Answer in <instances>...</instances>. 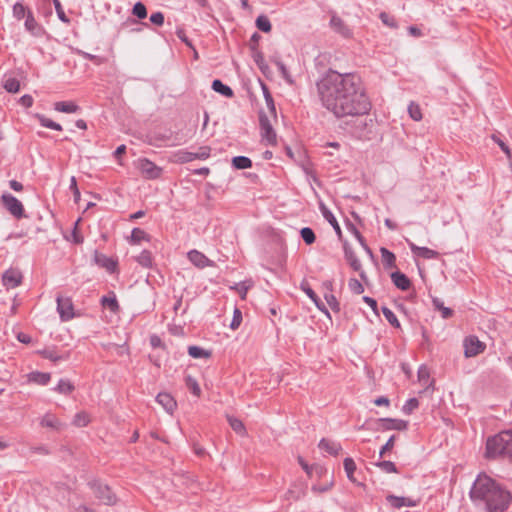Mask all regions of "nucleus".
<instances>
[{
	"mask_svg": "<svg viewBox=\"0 0 512 512\" xmlns=\"http://www.w3.org/2000/svg\"><path fill=\"white\" fill-rule=\"evenodd\" d=\"M316 90L322 107L336 119L365 116L372 110L366 86L355 72L340 73L330 68L317 80Z\"/></svg>",
	"mask_w": 512,
	"mask_h": 512,
	"instance_id": "f257e3e1",
	"label": "nucleus"
},
{
	"mask_svg": "<svg viewBox=\"0 0 512 512\" xmlns=\"http://www.w3.org/2000/svg\"><path fill=\"white\" fill-rule=\"evenodd\" d=\"M471 499L483 502L488 512H504L508 509L511 495L492 478L479 475L470 490Z\"/></svg>",
	"mask_w": 512,
	"mask_h": 512,
	"instance_id": "f03ea898",
	"label": "nucleus"
},
{
	"mask_svg": "<svg viewBox=\"0 0 512 512\" xmlns=\"http://www.w3.org/2000/svg\"><path fill=\"white\" fill-rule=\"evenodd\" d=\"M368 116L369 114L365 116H348V118H351V121L347 122L351 134L359 139L369 138V135L372 133L374 121Z\"/></svg>",
	"mask_w": 512,
	"mask_h": 512,
	"instance_id": "7ed1b4c3",
	"label": "nucleus"
},
{
	"mask_svg": "<svg viewBox=\"0 0 512 512\" xmlns=\"http://www.w3.org/2000/svg\"><path fill=\"white\" fill-rule=\"evenodd\" d=\"M212 148L210 146H200L197 152H190L185 149L178 150L174 153V159L176 163L185 164L192 162L196 159L206 160L211 156Z\"/></svg>",
	"mask_w": 512,
	"mask_h": 512,
	"instance_id": "20e7f679",
	"label": "nucleus"
},
{
	"mask_svg": "<svg viewBox=\"0 0 512 512\" xmlns=\"http://www.w3.org/2000/svg\"><path fill=\"white\" fill-rule=\"evenodd\" d=\"M259 125H260L262 141H265L267 145H272V146L276 145L277 144L276 132L273 129L270 119L263 111L259 112Z\"/></svg>",
	"mask_w": 512,
	"mask_h": 512,
	"instance_id": "39448f33",
	"label": "nucleus"
},
{
	"mask_svg": "<svg viewBox=\"0 0 512 512\" xmlns=\"http://www.w3.org/2000/svg\"><path fill=\"white\" fill-rule=\"evenodd\" d=\"M1 202L4 208L15 218L21 219L25 217L24 207L20 200L10 193H3Z\"/></svg>",
	"mask_w": 512,
	"mask_h": 512,
	"instance_id": "423d86ee",
	"label": "nucleus"
},
{
	"mask_svg": "<svg viewBox=\"0 0 512 512\" xmlns=\"http://www.w3.org/2000/svg\"><path fill=\"white\" fill-rule=\"evenodd\" d=\"M95 497L105 505H114L116 503V496L111 492L107 485H103L98 481L89 483Z\"/></svg>",
	"mask_w": 512,
	"mask_h": 512,
	"instance_id": "0eeeda50",
	"label": "nucleus"
},
{
	"mask_svg": "<svg viewBox=\"0 0 512 512\" xmlns=\"http://www.w3.org/2000/svg\"><path fill=\"white\" fill-rule=\"evenodd\" d=\"M463 347L464 355L466 358L475 357L484 352L486 349L485 343L480 341L479 338L475 335H469L465 337L463 341Z\"/></svg>",
	"mask_w": 512,
	"mask_h": 512,
	"instance_id": "6e6552de",
	"label": "nucleus"
},
{
	"mask_svg": "<svg viewBox=\"0 0 512 512\" xmlns=\"http://www.w3.org/2000/svg\"><path fill=\"white\" fill-rule=\"evenodd\" d=\"M485 448H512V429L503 430L489 437Z\"/></svg>",
	"mask_w": 512,
	"mask_h": 512,
	"instance_id": "1a4fd4ad",
	"label": "nucleus"
},
{
	"mask_svg": "<svg viewBox=\"0 0 512 512\" xmlns=\"http://www.w3.org/2000/svg\"><path fill=\"white\" fill-rule=\"evenodd\" d=\"M56 303L61 321L67 322L75 317L74 305L70 297L57 296Z\"/></svg>",
	"mask_w": 512,
	"mask_h": 512,
	"instance_id": "9d476101",
	"label": "nucleus"
},
{
	"mask_svg": "<svg viewBox=\"0 0 512 512\" xmlns=\"http://www.w3.org/2000/svg\"><path fill=\"white\" fill-rule=\"evenodd\" d=\"M138 169L142 176L149 180L158 179L162 174V168L157 166L148 158H141L138 160Z\"/></svg>",
	"mask_w": 512,
	"mask_h": 512,
	"instance_id": "9b49d317",
	"label": "nucleus"
},
{
	"mask_svg": "<svg viewBox=\"0 0 512 512\" xmlns=\"http://www.w3.org/2000/svg\"><path fill=\"white\" fill-rule=\"evenodd\" d=\"M36 353L40 355L42 358L50 360L53 363L66 361L71 356L70 351L58 352L56 346L45 347L43 349L37 350Z\"/></svg>",
	"mask_w": 512,
	"mask_h": 512,
	"instance_id": "f8f14e48",
	"label": "nucleus"
},
{
	"mask_svg": "<svg viewBox=\"0 0 512 512\" xmlns=\"http://www.w3.org/2000/svg\"><path fill=\"white\" fill-rule=\"evenodd\" d=\"M94 262L101 268H104L110 274L117 272L118 270V261L113 257H108L107 255L98 252L97 250L93 255Z\"/></svg>",
	"mask_w": 512,
	"mask_h": 512,
	"instance_id": "ddd939ff",
	"label": "nucleus"
},
{
	"mask_svg": "<svg viewBox=\"0 0 512 512\" xmlns=\"http://www.w3.org/2000/svg\"><path fill=\"white\" fill-rule=\"evenodd\" d=\"M300 288L308 296V298L315 304L317 309L330 319L331 316L327 306L322 302V300L318 297L315 291L310 287L309 283L307 281L301 282Z\"/></svg>",
	"mask_w": 512,
	"mask_h": 512,
	"instance_id": "4468645a",
	"label": "nucleus"
},
{
	"mask_svg": "<svg viewBox=\"0 0 512 512\" xmlns=\"http://www.w3.org/2000/svg\"><path fill=\"white\" fill-rule=\"evenodd\" d=\"M189 261L197 268L203 269L205 267L215 266V262L210 260L204 253L198 250H190L187 254Z\"/></svg>",
	"mask_w": 512,
	"mask_h": 512,
	"instance_id": "2eb2a0df",
	"label": "nucleus"
},
{
	"mask_svg": "<svg viewBox=\"0 0 512 512\" xmlns=\"http://www.w3.org/2000/svg\"><path fill=\"white\" fill-rule=\"evenodd\" d=\"M412 254L423 259H438L439 252L424 246H418L414 242L407 241Z\"/></svg>",
	"mask_w": 512,
	"mask_h": 512,
	"instance_id": "dca6fc26",
	"label": "nucleus"
},
{
	"mask_svg": "<svg viewBox=\"0 0 512 512\" xmlns=\"http://www.w3.org/2000/svg\"><path fill=\"white\" fill-rule=\"evenodd\" d=\"M2 282L7 289L16 288L22 282V274L16 269H8L2 275Z\"/></svg>",
	"mask_w": 512,
	"mask_h": 512,
	"instance_id": "f3484780",
	"label": "nucleus"
},
{
	"mask_svg": "<svg viewBox=\"0 0 512 512\" xmlns=\"http://www.w3.org/2000/svg\"><path fill=\"white\" fill-rule=\"evenodd\" d=\"M331 28L342 37L349 39L352 38L353 32L349 26L336 14L332 15L330 19Z\"/></svg>",
	"mask_w": 512,
	"mask_h": 512,
	"instance_id": "a211bd4d",
	"label": "nucleus"
},
{
	"mask_svg": "<svg viewBox=\"0 0 512 512\" xmlns=\"http://www.w3.org/2000/svg\"><path fill=\"white\" fill-rule=\"evenodd\" d=\"M156 402L160 404L169 414H173L177 408L176 400L170 393L167 392L158 393L156 396Z\"/></svg>",
	"mask_w": 512,
	"mask_h": 512,
	"instance_id": "6ab92c4d",
	"label": "nucleus"
},
{
	"mask_svg": "<svg viewBox=\"0 0 512 512\" xmlns=\"http://www.w3.org/2000/svg\"><path fill=\"white\" fill-rule=\"evenodd\" d=\"M380 427L384 430L403 431L407 429L408 421L402 419L382 418L379 420Z\"/></svg>",
	"mask_w": 512,
	"mask_h": 512,
	"instance_id": "aec40b11",
	"label": "nucleus"
},
{
	"mask_svg": "<svg viewBox=\"0 0 512 512\" xmlns=\"http://www.w3.org/2000/svg\"><path fill=\"white\" fill-rule=\"evenodd\" d=\"M344 257L354 271H360L361 262L347 241L343 243Z\"/></svg>",
	"mask_w": 512,
	"mask_h": 512,
	"instance_id": "412c9836",
	"label": "nucleus"
},
{
	"mask_svg": "<svg viewBox=\"0 0 512 512\" xmlns=\"http://www.w3.org/2000/svg\"><path fill=\"white\" fill-rule=\"evenodd\" d=\"M390 277L393 284L401 291L409 290L412 285L410 279L400 271L392 272Z\"/></svg>",
	"mask_w": 512,
	"mask_h": 512,
	"instance_id": "4be33fe9",
	"label": "nucleus"
},
{
	"mask_svg": "<svg viewBox=\"0 0 512 512\" xmlns=\"http://www.w3.org/2000/svg\"><path fill=\"white\" fill-rule=\"evenodd\" d=\"M344 470L346 472L347 478L357 486H362V482H360L357 477L355 476V473L357 472V467L355 461L350 458L346 457L343 462Z\"/></svg>",
	"mask_w": 512,
	"mask_h": 512,
	"instance_id": "5701e85b",
	"label": "nucleus"
},
{
	"mask_svg": "<svg viewBox=\"0 0 512 512\" xmlns=\"http://www.w3.org/2000/svg\"><path fill=\"white\" fill-rule=\"evenodd\" d=\"M320 210H321V213H322L324 219L333 227L338 238L341 239L342 238V230L340 228V225H339L337 219L333 215V213L324 204L320 205Z\"/></svg>",
	"mask_w": 512,
	"mask_h": 512,
	"instance_id": "b1692460",
	"label": "nucleus"
},
{
	"mask_svg": "<svg viewBox=\"0 0 512 512\" xmlns=\"http://www.w3.org/2000/svg\"><path fill=\"white\" fill-rule=\"evenodd\" d=\"M127 240L131 245H139L142 241L150 242L151 236L143 229L135 227L132 229L131 235Z\"/></svg>",
	"mask_w": 512,
	"mask_h": 512,
	"instance_id": "393cba45",
	"label": "nucleus"
},
{
	"mask_svg": "<svg viewBox=\"0 0 512 512\" xmlns=\"http://www.w3.org/2000/svg\"><path fill=\"white\" fill-rule=\"evenodd\" d=\"M100 303L103 307L108 308L113 313H116L120 310V305L116 298V294L113 291H110L108 295L102 296Z\"/></svg>",
	"mask_w": 512,
	"mask_h": 512,
	"instance_id": "a878e982",
	"label": "nucleus"
},
{
	"mask_svg": "<svg viewBox=\"0 0 512 512\" xmlns=\"http://www.w3.org/2000/svg\"><path fill=\"white\" fill-rule=\"evenodd\" d=\"M134 260L143 268L151 269L154 265V258L152 252L149 250H142L141 253L134 257Z\"/></svg>",
	"mask_w": 512,
	"mask_h": 512,
	"instance_id": "bb28decb",
	"label": "nucleus"
},
{
	"mask_svg": "<svg viewBox=\"0 0 512 512\" xmlns=\"http://www.w3.org/2000/svg\"><path fill=\"white\" fill-rule=\"evenodd\" d=\"M51 380V374L48 372L32 371L28 374V381L38 385L45 386Z\"/></svg>",
	"mask_w": 512,
	"mask_h": 512,
	"instance_id": "cd10ccee",
	"label": "nucleus"
},
{
	"mask_svg": "<svg viewBox=\"0 0 512 512\" xmlns=\"http://www.w3.org/2000/svg\"><path fill=\"white\" fill-rule=\"evenodd\" d=\"M486 459H498L512 463V450H486Z\"/></svg>",
	"mask_w": 512,
	"mask_h": 512,
	"instance_id": "c85d7f7f",
	"label": "nucleus"
},
{
	"mask_svg": "<svg viewBox=\"0 0 512 512\" xmlns=\"http://www.w3.org/2000/svg\"><path fill=\"white\" fill-rule=\"evenodd\" d=\"M382 263L385 269L396 268V256L385 247L380 248Z\"/></svg>",
	"mask_w": 512,
	"mask_h": 512,
	"instance_id": "c756f323",
	"label": "nucleus"
},
{
	"mask_svg": "<svg viewBox=\"0 0 512 512\" xmlns=\"http://www.w3.org/2000/svg\"><path fill=\"white\" fill-rule=\"evenodd\" d=\"M54 109L62 113H76L80 107L73 101H59L54 103Z\"/></svg>",
	"mask_w": 512,
	"mask_h": 512,
	"instance_id": "7c9ffc66",
	"label": "nucleus"
},
{
	"mask_svg": "<svg viewBox=\"0 0 512 512\" xmlns=\"http://www.w3.org/2000/svg\"><path fill=\"white\" fill-rule=\"evenodd\" d=\"M53 390L59 394L67 396L75 390V386L69 379L62 378L58 381Z\"/></svg>",
	"mask_w": 512,
	"mask_h": 512,
	"instance_id": "2f4dec72",
	"label": "nucleus"
},
{
	"mask_svg": "<svg viewBox=\"0 0 512 512\" xmlns=\"http://www.w3.org/2000/svg\"><path fill=\"white\" fill-rule=\"evenodd\" d=\"M386 499L391 504V506L396 509H400L404 506H407V507L415 506V503L412 500L405 498V497L388 495Z\"/></svg>",
	"mask_w": 512,
	"mask_h": 512,
	"instance_id": "473e14b6",
	"label": "nucleus"
},
{
	"mask_svg": "<svg viewBox=\"0 0 512 512\" xmlns=\"http://www.w3.org/2000/svg\"><path fill=\"white\" fill-rule=\"evenodd\" d=\"M211 88L215 92H217L227 98H232L234 96V92H233L232 88L229 87L228 85L224 84L220 79L213 80Z\"/></svg>",
	"mask_w": 512,
	"mask_h": 512,
	"instance_id": "72a5a7b5",
	"label": "nucleus"
},
{
	"mask_svg": "<svg viewBox=\"0 0 512 512\" xmlns=\"http://www.w3.org/2000/svg\"><path fill=\"white\" fill-rule=\"evenodd\" d=\"M260 85H261V89L263 92V96H264L266 105H267L271 115L275 118L276 117V108H275V103H274L272 94H271L268 86L262 80H260Z\"/></svg>",
	"mask_w": 512,
	"mask_h": 512,
	"instance_id": "f704fd0d",
	"label": "nucleus"
},
{
	"mask_svg": "<svg viewBox=\"0 0 512 512\" xmlns=\"http://www.w3.org/2000/svg\"><path fill=\"white\" fill-rule=\"evenodd\" d=\"M25 29L30 32L32 35H38L40 31V26L34 18L33 12L28 10L27 15L25 16L24 22Z\"/></svg>",
	"mask_w": 512,
	"mask_h": 512,
	"instance_id": "c9c22d12",
	"label": "nucleus"
},
{
	"mask_svg": "<svg viewBox=\"0 0 512 512\" xmlns=\"http://www.w3.org/2000/svg\"><path fill=\"white\" fill-rule=\"evenodd\" d=\"M90 422L91 416L88 412L84 410L77 412L72 420V424L78 428L86 427L90 424Z\"/></svg>",
	"mask_w": 512,
	"mask_h": 512,
	"instance_id": "e433bc0d",
	"label": "nucleus"
},
{
	"mask_svg": "<svg viewBox=\"0 0 512 512\" xmlns=\"http://www.w3.org/2000/svg\"><path fill=\"white\" fill-rule=\"evenodd\" d=\"M432 304L435 310L441 313L443 319H449L453 316L454 312L451 308L445 307L444 303L437 297L432 299Z\"/></svg>",
	"mask_w": 512,
	"mask_h": 512,
	"instance_id": "4c0bfd02",
	"label": "nucleus"
},
{
	"mask_svg": "<svg viewBox=\"0 0 512 512\" xmlns=\"http://www.w3.org/2000/svg\"><path fill=\"white\" fill-rule=\"evenodd\" d=\"M184 382L187 387V389L196 397L201 396V388L199 386L198 381L196 378L191 376L190 374L185 375Z\"/></svg>",
	"mask_w": 512,
	"mask_h": 512,
	"instance_id": "58836bf2",
	"label": "nucleus"
},
{
	"mask_svg": "<svg viewBox=\"0 0 512 512\" xmlns=\"http://www.w3.org/2000/svg\"><path fill=\"white\" fill-rule=\"evenodd\" d=\"M40 423L44 427H49V428H53V429H60L62 426L59 419L54 414H50V413L45 414L43 416V418L41 419Z\"/></svg>",
	"mask_w": 512,
	"mask_h": 512,
	"instance_id": "ea45409f",
	"label": "nucleus"
},
{
	"mask_svg": "<svg viewBox=\"0 0 512 512\" xmlns=\"http://www.w3.org/2000/svg\"><path fill=\"white\" fill-rule=\"evenodd\" d=\"M381 310L385 319L389 322V324L392 327L396 329H401V324L391 309H389L387 306H382Z\"/></svg>",
	"mask_w": 512,
	"mask_h": 512,
	"instance_id": "a19ab883",
	"label": "nucleus"
},
{
	"mask_svg": "<svg viewBox=\"0 0 512 512\" xmlns=\"http://www.w3.org/2000/svg\"><path fill=\"white\" fill-rule=\"evenodd\" d=\"M232 166L235 169H248L252 167V160L246 156H235L232 158Z\"/></svg>",
	"mask_w": 512,
	"mask_h": 512,
	"instance_id": "79ce46f5",
	"label": "nucleus"
},
{
	"mask_svg": "<svg viewBox=\"0 0 512 512\" xmlns=\"http://www.w3.org/2000/svg\"><path fill=\"white\" fill-rule=\"evenodd\" d=\"M188 354L190 357L199 359V358H209L211 356V352L208 350L203 349L200 346H189L188 347Z\"/></svg>",
	"mask_w": 512,
	"mask_h": 512,
	"instance_id": "37998d69",
	"label": "nucleus"
},
{
	"mask_svg": "<svg viewBox=\"0 0 512 512\" xmlns=\"http://www.w3.org/2000/svg\"><path fill=\"white\" fill-rule=\"evenodd\" d=\"M255 24L256 27L264 33H269L272 30L271 22L266 15H259L256 18Z\"/></svg>",
	"mask_w": 512,
	"mask_h": 512,
	"instance_id": "c03bdc74",
	"label": "nucleus"
},
{
	"mask_svg": "<svg viewBox=\"0 0 512 512\" xmlns=\"http://www.w3.org/2000/svg\"><path fill=\"white\" fill-rule=\"evenodd\" d=\"M408 114L414 121H420L423 118L421 107L418 103L411 101L408 105Z\"/></svg>",
	"mask_w": 512,
	"mask_h": 512,
	"instance_id": "a18cd8bd",
	"label": "nucleus"
},
{
	"mask_svg": "<svg viewBox=\"0 0 512 512\" xmlns=\"http://www.w3.org/2000/svg\"><path fill=\"white\" fill-rule=\"evenodd\" d=\"M36 117H37L39 123L41 124V126L52 129V130H56V131L62 130V126L59 123L47 118L46 116H44L42 114H37Z\"/></svg>",
	"mask_w": 512,
	"mask_h": 512,
	"instance_id": "49530a36",
	"label": "nucleus"
},
{
	"mask_svg": "<svg viewBox=\"0 0 512 512\" xmlns=\"http://www.w3.org/2000/svg\"><path fill=\"white\" fill-rule=\"evenodd\" d=\"M80 220L81 219L78 218V220L74 223L73 229L71 231V235H70V237H67V240H69L70 242L77 244V245L82 244L84 242V237L78 229Z\"/></svg>",
	"mask_w": 512,
	"mask_h": 512,
	"instance_id": "de8ad7c7",
	"label": "nucleus"
},
{
	"mask_svg": "<svg viewBox=\"0 0 512 512\" xmlns=\"http://www.w3.org/2000/svg\"><path fill=\"white\" fill-rule=\"evenodd\" d=\"M227 420H228V423H229L230 427L237 434L243 435L246 432L245 426H244L243 422L240 419H238V418H236L234 416H228Z\"/></svg>",
	"mask_w": 512,
	"mask_h": 512,
	"instance_id": "09e8293b",
	"label": "nucleus"
},
{
	"mask_svg": "<svg viewBox=\"0 0 512 512\" xmlns=\"http://www.w3.org/2000/svg\"><path fill=\"white\" fill-rule=\"evenodd\" d=\"M77 54L81 56L83 59L91 61L95 65H102L106 61V59L102 56L94 55L82 50H78Z\"/></svg>",
	"mask_w": 512,
	"mask_h": 512,
	"instance_id": "8fccbe9b",
	"label": "nucleus"
},
{
	"mask_svg": "<svg viewBox=\"0 0 512 512\" xmlns=\"http://www.w3.org/2000/svg\"><path fill=\"white\" fill-rule=\"evenodd\" d=\"M28 10L30 9L24 6L21 2H16L12 8L13 17L17 20H21L25 18V16L28 13Z\"/></svg>",
	"mask_w": 512,
	"mask_h": 512,
	"instance_id": "3c124183",
	"label": "nucleus"
},
{
	"mask_svg": "<svg viewBox=\"0 0 512 512\" xmlns=\"http://www.w3.org/2000/svg\"><path fill=\"white\" fill-rule=\"evenodd\" d=\"M300 236L307 245H312L316 240L315 233L310 227H303L300 230Z\"/></svg>",
	"mask_w": 512,
	"mask_h": 512,
	"instance_id": "603ef678",
	"label": "nucleus"
},
{
	"mask_svg": "<svg viewBox=\"0 0 512 512\" xmlns=\"http://www.w3.org/2000/svg\"><path fill=\"white\" fill-rule=\"evenodd\" d=\"M379 18L385 26L392 28V29L398 28V23H397L396 18L394 16L390 15L389 13L381 12L379 14Z\"/></svg>",
	"mask_w": 512,
	"mask_h": 512,
	"instance_id": "864d4df0",
	"label": "nucleus"
},
{
	"mask_svg": "<svg viewBox=\"0 0 512 512\" xmlns=\"http://www.w3.org/2000/svg\"><path fill=\"white\" fill-rule=\"evenodd\" d=\"M3 88L9 93H17L20 90V82L12 77L5 80Z\"/></svg>",
	"mask_w": 512,
	"mask_h": 512,
	"instance_id": "5fc2aeb1",
	"label": "nucleus"
},
{
	"mask_svg": "<svg viewBox=\"0 0 512 512\" xmlns=\"http://www.w3.org/2000/svg\"><path fill=\"white\" fill-rule=\"evenodd\" d=\"M333 486H334V480H333V477H331V479L325 483L312 485L311 490L314 493L321 494V493L328 492L329 490L332 489Z\"/></svg>",
	"mask_w": 512,
	"mask_h": 512,
	"instance_id": "6e6d98bb",
	"label": "nucleus"
},
{
	"mask_svg": "<svg viewBox=\"0 0 512 512\" xmlns=\"http://www.w3.org/2000/svg\"><path fill=\"white\" fill-rule=\"evenodd\" d=\"M323 297H324L325 301L327 302V304L329 305V307L334 312H336V313L340 312V310H341L340 303L333 293H323Z\"/></svg>",
	"mask_w": 512,
	"mask_h": 512,
	"instance_id": "4d7b16f0",
	"label": "nucleus"
},
{
	"mask_svg": "<svg viewBox=\"0 0 512 512\" xmlns=\"http://www.w3.org/2000/svg\"><path fill=\"white\" fill-rule=\"evenodd\" d=\"M53 3H54V6H55V11H56V14H57V17L59 18V20L65 24H70L71 23V20L70 18L66 15L63 7H62V4L60 2V0H53Z\"/></svg>",
	"mask_w": 512,
	"mask_h": 512,
	"instance_id": "13d9d810",
	"label": "nucleus"
},
{
	"mask_svg": "<svg viewBox=\"0 0 512 512\" xmlns=\"http://www.w3.org/2000/svg\"><path fill=\"white\" fill-rule=\"evenodd\" d=\"M419 407V400L415 397L408 399L402 407V411L406 415H410Z\"/></svg>",
	"mask_w": 512,
	"mask_h": 512,
	"instance_id": "bf43d9fd",
	"label": "nucleus"
},
{
	"mask_svg": "<svg viewBox=\"0 0 512 512\" xmlns=\"http://www.w3.org/2000/svg\"><path fill=\"white\" fill-rule=\"evenodd\" d=\"M345 226H346L347 230L351 234L354 235V237L357 239L359 244H363V242L365 241V238L363 237V235L360 233V231L357 229V227L350 220L347 219L345 221Z\"/></svg>",
	"mask_w": 512,
	"mask_h": 512,
	"instance_id": "052dcab7",
	"label": "nucleus"
},
{
	"mask_svg": "<svg viewBox=\"0 0 512 512\" xmlns=\"http://www.w3.org/2000/svg\"><path fill=\"white\" fill-rule=\"evenodd\" d=\"M252 52V58L254 60V62L256 63V65L258 66V68L264 72L265 68H267V64L265 62V59H264V56H263V53L259 50H256V51H251Z\"/></svg>",
	"mask_w": 512,
	"mask_h": 512,
	"instance_id": "680f3d73",
	"label": "nucleus"
},
{
	"mask_svg": "<svg viewBox=\"0 0 512 512\" xmlns=\"http://www.w3.org/2000/svg\"><path fill=\"white\" fill-rule=\"evenodd\" d=\"M132 14L136 16L138 19H144L147 17V9L146 6L142 2H137L134 4L132 9Z\"/></svg>",
	"mask_w": 512,
	"mask_h": 512,
	"instance_id": "e2e57ef3",
	"label": "nucleus"
},
{
	"mask_svg": "<svg viewBox=\"0 0 512 512\" xmlns=\"http://www.w3.org/2000/svg\"><path fill=\"white\" fill-rule=\"evenodd\" d=\"M491 139L500 147V149L506 154L508 159H511L512 154L509 146L496 134L491 135Z\"/></svg>",
	"mask_w": 512,
	"mask_h": 512,
	"instance_id": "0e129e2a",
	"label": "nucleus"
},
{
	"mask_svg": "<svg viewBox=\"0 0 512 512\" xmlns=\"http://www.w3.org/2000/svg\"><path fill=\"white\" fill-rule=\"evenodd\" d=\"M242 323V312L238 307H235L233 310V317L230 323V328L232 330H236Z\"/></svg>",
	"mask_w": 512,
	"mask_h": 512,
	"instance_id": "69168bd1",
	"label": "nucleus"
},
{
	"mask_svg": "<svg viewBox=\"0 0 512 512\" xmlns=\"http://www.w3.org/2000/svg\"><path fill=\"white\" fill-rule=\"evenodd\" d=\"M348 287L354 294H362L364 292L363 284L356 278L349 279Z\"/></svg>",
	"mask_w": 512,
	"mask_h": 512,
	"instance_id": "338daca9",
	"label": "nucleus"
},
{
	"mask_svg": "<svg viewBox=\"0 0 512 512\" xmlns=\"http://www.w3.org/2000/svg\"><path fill=\"white\" fill-rule=\"evenodd\" d=\"M377 466L382 469V471L386 473H396L397 469L393 462L391 461H381L377 463Z\"/></svg>",
	"mask_w": 512,
	"mask_h": 512,
	"instance_id": "774afa93",
	"label": "nucleus"
}]
</instances>
